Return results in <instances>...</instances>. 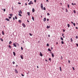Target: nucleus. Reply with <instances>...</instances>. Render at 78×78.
Returning <instances> with one entry per match:
<instances>
[{
  "mask_svg": "<svg viewBox=\"0 0 78 78\" xmlns=\"http://www.w3.org/2000/svg\"><path fill=\"white\" fill-rule=\"evenodd\" d=\"M41 6L42 9H43V5H42V4H41Z\"/></svg>",
  "mask_w": 78,
  "mask_h": 78,
  "instance_id": "4",
  "label": "nucleus"
},
{
  "mask_svg": "<svg viewBox=\"0 0 78 78\" xmlns=\"http://www.w3.org/2000/svg\"><path fill=\"white\" fill-rule=\"evenodd\" d=\"M2 35H4L5 34V33H4V31H2Z\"/></svg>",
  "mask_w": 78,
  "mask_h": 78,
  "instance_id": "13",
  "label": "nucleus"
},
{
  "mask_svg": "<svg viewBox=\"0 0 78 78\" xmlns=\"http://www.w3.org/2000/svg\"><path fill=\"white\" fill-rule=\"evenodd\" d=\"M9 48H12V47H11V46L10 45H9Z\"/></svg>",
  "mask_w": 78,
  "mask_h": 78,
  "instance_id": "22",
  "label": "nucleus"
},
{
  "mask_svg": "<svg viewBox=\"0 0 78 78\" xmlns=\"http://www.w3.org/2000/svg\"><path fill=\"white\" fill-rule=\"evenodd\" d=\"M76 45L77 47H78V44H76Z\"/></svg>",
  "mask_w": 78,
  "mask_h": 78,
  "instance_id": "47",
  "label": "nucleus"
},
{
  "mask_svg": "<svg viewBox=\"0 0 78 78\" xmlns=\"http://www.w3.org/2000/svg\"><path fill=\"white\" fill-rule=\"evenodd\" d=\"M9 19H11V17H9Z\"/></svg>",
  "mask_w": 78,
  "mask_h": 78,
  "instance_id": "43",
  "label": "nucleus"
},
{
  "mask_svg": "<svg viewBox=\"0 0 78 78\" xmlns=\"http://www.w3.org/2000/svg\"><path fill=\"white\" fill-rule=\"evenodd\" d=\"M70 62V60H69V61H68V62H69V64Z\"/></svg>",
  "mask_w": 78,
  "mask_h": 78,
  "instance_id": "51",
  "label": "nucleus"
},
{
  "mask_svg": "<svg viewBox=\"0 0 78 78\" xmlns=\"http://www.w3.org/2000/svg\"><path fill=\"white\" fill-rule=\"evenodd\" d=\"M65 30H64H64H63V32H65Z\"/></svg>",
  "mask_w": 78,
  "mask_h": 78,
  "instance_id": "53",
  "label": "nucleus"
},
{
  "mask_svg": "<svg viewBox=\"0 0 78 78\" xmlns=\"http://www.w3.org/2000/svg\"><path fill=\"white\" fill-rule=\"evenodd\" d=\"M34 8H33L32 9V12H34Z\"/></svg>",
  "mask_w": 78,
  "mask_h": 78,
  "instance_id": "15",
  "label": "nucleus"
},
{
  "mask_svg": "<svg viewBox=\"0 0 78 78\" xmlns=\"http://www.w3.org/2000/svg\"><path fill=\"white\" fill-rule=\"evenodd\" d=\"M73 70H75V69L74 68V67H73Z\"/></svg>",
  "mask_w": 78,
  "mask_h": 78,
  "instance_id": "48",
  "label": "nucleus"
},
{
  "mask_svg": "<svg viewBox=\"0 0 78 78\" xmlns=\"http://www.w3.org/2000/svg\"><path fill=\"white\" fill-rule=\"evenodd\" d=\"M43 9H44V10H45V9H45V7H44L43 8Z\"/></svg>",
  "mask_w": 78,
  "mask_h": 78,
  "instance_id": "30",
  "label": "nucleus"
},
{
  "mask_svg": "<svg viewBox=\"0 0 78 78\" xmlns=\"http://www.w3.org/2000/svg\"><path fill=\"white\" fill-rule=\"evenodd\" d=\"M44 22H45L46 21V18H44Z\"/></svg>",
  "mask_w": 78,
  "mask_h": 78,
  "instance_id": "10",
  "label": "nucleus"
},
{
  "mask_svg": "<svg viewBox=\"0 0 78 78\" xmlns=\"http://www.w3.org/2000/svg\"><path fill=\"white\" fill-rule=\"evenodd\" d=\"M27 14L28 16H30V12H27Z\"/></svg>",
  "mask_w": 78,
  "mask_h": 78,
  "instance_id": "16",
  "label": "nucleus"
},
{
  "mask_svg": "<svg viewBox=\"0 0 78 78\" xmlns=\"http://www.w3.org/2000/svg\"><path fill=\"white\" fill-rule=\"evenodd\" d=\"M67 26H68V27L69 28V27H70V24H67Z\"/></svg>",
  "mask_w": 78,
  "mask_h": 78,
  "instance_id": "21",
  "label": "nucleus"
},
{
  "mask_svg": "<svg viewBox=\"0 0 78 78\" xmlns=\"http://www.w3.org/2000/svg\"><path fill=\"white\" fill-rule=\"evenodd\" d=\"M21 49L22 50H23V47H21Z\"/></svg>",
  "mask_w": 78,
  "mask_h": 78,
  "instance_id": "39",
  "label": "nucleus"
},
{
  "mask_svg": "<svg viewBox=\"0 0 78 78\" xmlns=\"http://www.w3.org/2000/svg\"><path fill=\"white\" fill-rule=\"evenodd\" d=\"M12 63H13V64H15V62H12Z\"/></svg>",
  "mask_w": 78,
  "mask_h": 78,
  "instance_id": "41",
  "label": "nucleus"
},
{
  "mask_svg": "<svg viewBox=\"0 0 78 78\" xmlns=\"http://www.w3.org/2000/svg\"><path fill=\"white\" fill-rule=\"evenodd\" d=\"M12 10H13V9H14V7H13V6H12Z\"/></svg>",
  "mask_w": 78,
  "mask_h": 78,
  "instance_id": "29",
  "label": "nucleus"
},
{
  "mask_svg": "<svg viewBox=\"0 0 78 78\" xmlns=\"http://www.w3.org/2000/svg\"><path fill=\"white\" fill-rule=\"evenodd\" d=\"M1 41H2V42H3V39H2V38H1Z\"/></svg>",
  "mask_w": 78,
  "mask_h": 78,
  "instance_id": "34",
  "label": "nucleus"
},
{
  "mask_svg": "<svg viewBox=\"0 0 78 78\" xmlns=\"http://www.w3.org/2000/svg\"><path fill=\"white\" fill-rule=\"evenodd\" d=\"M62 36H64V34H62Z\"/></svg>",
  "mask_w": 78,
  "mask_h": 78,
  "instance_id": "63",
  "label": "nucleus"
},
{
  "mask_svg": "<svg viewBox=\"0 0 78 78\" xmlns=\"http://www.w3.org/2000/svg\"><path fill=\"white\" fill-rule=\"evenodd\" d=\"M76 29H78V27H76Z\"/></svg>",
  "mask_w": 78,
  "mask_h": 78,
  "instance_id": "64",
  "label": "nucleus"
},
{
  "mask_svg": "<svg viewBox=\"0 0 78 78\" xmlns=\"http://www.w3.org/2000/svg\"><path fill=\"white\" fill-rule=\"evenodd\" d=\"M73 11H74V13L75 14H76V11H75V10H74Z\"/></svg>",
  "mask_w": 78,
  "mask_h": 78,
  "instance_id": "32",
  "label": "nucleus"
},
{
  "mask_svg": "<svg viewBox=\"0 0 78 78\" xmlns=\"http://www.w3.org/2000/svg\"><path fill=\"white\" fill-rule=\"evenodd\" d=\"M29 5H31V4H32V5H33V2H32V1H30V3H28Z\"/></svg>",
  "mask_w": 78,
  "mask_h": 78,
  "instance_id": "2",
  "label": "nucleus"
},
{
  "mask_svg": "<svg viewBox=\"0 0 78 78\" xmlns=\"http://www.w3.org/2000/svg\"><path fill=\"white\" fill-rule=\"evenodd\" d=\"M47 28L48 29V28H50V26H47Z\"/></svg>",
  "mask_w": 78,
  "mask_h": 78,
  "instance_id": "23",
  "label": "nucleus"
},
{
  "mask_svg": "<svg viewBox=\"0 0 78 78\" xmlns=\"http://www.w3.org/2000/svg\"><path fill=\"white\" fill-rule=\"evenodd\" d=\"M48 36L49 37H50V35H48Z\"/></svg>",
  "mask_w": 78,
  "mask_h": 78,
  "instance_id": "46",
  "label": "nucleus"
},
{
  "mask_svg": "<svg viewBox=\"0 0 78 78\" xmlns=\"http://www.w3.org/2000/svg\"><path fill=\"white\" fill-rule=\"evenodd\" d=\"M21 58L22 59H23V56L22 55H20Z\"/></svg>",
  "mask_w": 78,
  "mask_h": 78,
  "instance_id": "9",
  "label": "nucleus"
},
{
  "mask_svg": "<svg viewBox=\"0 0 78 78\" xmlns=\"http://www.w3.org/2000/svg\"><path fill=\"white\" fill-rule=\"evenodd\" d=\"M3 11H4V12H5L6 10L5 9H4Z\"/></svg>",
  "mask_w": 78,
  "mask_h": 78,
  "instance_id": "37",
  "label": "nucleus"
},
{
  "mask_svg": "<svg viewBox=\"0 0 78 78\" xmlns=\"http://www.w3.org/2000/svg\"><path fill=\"white\" fill-rule=\"evenodd\" d=\"M76 39H78V36H76Z\"/></svg>",
  "mask_w": 78,
  "mask_h": 78,
  "instance_id": "44",
  "label": "nucleus"
},
{
  "mask_svg": "<svg viewBox=\"0 0 78 78\" xmlns=\"http://www.w3.org/2000/svg\"><path fill=\"white\" fill-rule=\"evenodd\" d=\"M13 53L14 56H16V53H15V52H13Z\"/></svg>",
  "mask_w": 78,
  "mask_h": 78,
  "instance_id": "14",
  "label": "nucleus"
},
{
  "mask_svg": "<svg viewBox=\"0 0 78 78\" xmlns=\"http://www.w3.org/2000/svg\"><path fill=\"white\" fill-rule=\"evenodd\" d=\"M12 44V42H11V41H10L9 42V44Z\"/></svg>",
  "mask_w": 78,
  "mask_h": 78,
  "instance_id": "27",
  "label": "nucleus"
},
{
  "mask_svg": "<svg viewBox=\"0 0 78 78\" xmlns=\"http://www.w3.org/2000/svg\"><path fill=\"white\" fill-rule=\"evenodd\" d=\"M37 69H39V67L38 66H37Z\"/></svg>",
  "mask_w": 78,
  "mask_h": 78,
  "instance_id": "61",
  "label": "nucleus"
},
{
  "mask_svg": "<svg viewBox=\"0 0 78 78\" xmlns=\"http://www.w3.org/2000/svg\"><path fill=\"white\" fill-rule=\"evenodd\" d=\"M49 61H51V58H49Z\"/></svg>",
  "mask_w": 78,
  "mask_h": 78,
  "instance_id": "36",
  "label": "nucleus"
},
{
  "mask_svg": "<svg viewBox=\"0 0 78 78\" xmlns=\"http://www.w3.org/2000/svg\"><path fill=\"white\" fill-rule=\"evenodd\" d=\"M27 21L28 22H30V21L28 20H27Z\"/></svg>",
  "mask_w": 78,
  "mask_h": 78,
  "instance_id": "57",
  "label": "nucleus"
},
{
  "mask_svg": "<svg viewBox=\"0 0 78 78\" xmlns=\"http://www.w3.org/2000/svg\"><path fill=\"white\" fill-rule=\"evenodd\" d=\"M30 34V36H32V34H31L30 33V34Z\"/></svg>",
  "mask_w": 78,
  "mask_h": 78,
  "instance_id": "33",
  "label": "nucleus"
},
{
  "mask_svg": "<svg viewBox=\"0 0 78 78\" xmlns=\"http://www.w3.org/2000/svg\"><path fill=\"white\" fill-rule=\"evenodd\" d=\"M15 72L16 73H18V71H17V69H15Z\"/></svg>",
  "mask_w": 78,
  "mask_h": 78,
  "instance_id": "5",
  "label": "nucleus"
},
{
  "mask_svg": "<svg viewBox=\"0 0 78 78\" xmlns=\"http://www.w3.org/2000/svg\"><path fill=\"white\" fill-rule=\"evenodd\" d=\"M70 40L71 41V42H73V39H72V38H71Z\"/></svg>",
  "mask_w": 78,
  "mask_h": 78,
  "instance_id": "25",
  "label": "nucleus"
},
{
  "mask_svg": "<svg viewBox=\"0 0 78 78\" xmlns=\"http://www.w3.org/2000/svg\"><path fill=\"white\" fill-rule=\"evenodd\" d=\"M73 25L74 26V27H75V23H73Z\"/></svg>",
  "mask_w": 78,
  "mask_h": 78,
  "instance_id": "38",
  "label": "nucleus"
},
{
  "mask_svg": "<svg viewBox=\"0 0 78 78\" xmlns=\"http://www.w3.org/2000/svg\"><path fill=\"white\" fill-rule=\"evenodd\" d=\"M18 4H19V5H20L21 4V3L20 2H18Z\"/></svg>",
  "mask_w": 78,
  "mask_h": 78,
  "instance_id": "45",
  "label": "nucleus"
},
{
  "mask_svg": "<svg viewBox=\"0 0 78 78\" xmlns=\"http://www.w3.org/2000/svg\"><path fill=\"white\" fill-rule=\"evenodd\" d=\"M72 5H73H73H74V4H73V3H72Z\"/></svg>",
  "mask_w": 78,
  "mask_h": 78,
  "instance_id": "55",
  "label": "nucleus"
},
{
  "mask_svg": "<svg viewBox=\"0 0 78 78\" xmlns=\"http://www.w3.org/2000/svg\"><path fill=\"white\" fill-rule=\"evenodd\" d=\"M60 70L61 71V72H62V69H61V66L60 67Z\"/></svg>",
  "mask_w": 78,
  "mask_h": 78,
  "instance_id": "18",
  "label": "nucleus"
},
{
  "mask_svg": "<svg viewBox=\"0 0 78 78\" xmlns=\"http://www.w3.org/2000/svg\"><path fill=\"white\" fill-rule=\"evenodd\" d=\"M13 45L15 47H17V45H16L14 43H13Z\"/></svg>",
  "mask_w": 78,
  "mask_h": 78,
  "instance_id": "7",
  "label": "nucleus"
},
{
  "mask_svg": "<svg viewBox=\"0 0 78 78\" xmlns=\"http://www.w3.org/2000/svg\"><path fill=\"white\" fill-rule=\"evenodd\" d=\"M18 22H19L20 23H22V21H21V20H19L18 21Z\"/></svg>",
  "mask_w": 78,
  "mask_h": 78,
  "instance_id": "12",
  "label": "nucleus"
},
{
  "mask_svg": "<svg viewBox=\"0 0 78 78\" xmlns=\"http://www.w3.org/2000/svg\"><path fill=\"white\" fill-rule=\"evenodd\" d=\"M60 39L62 41H64V40L63 39V38L62 37H61Z\"/></svg>",
  "mask_w": 78,
  "mask_h": 78,
  "instance_id": "19",
  "label": "nucleus"
},
{
  "mask_svg": "<svg viewBox=\"0 0 78 78\" xmlns=\"http://www.w3.org/2000/svg\"><path fill=\"white\" fill-rule=\"evenodd\" d=\"M47 46L48 47H49V44H47Z\"/></svg>",
  "mask_w": 78,
  "mask_h": 78,
  "instance_id": "31",
  "label": "nucleus"
},
{
  "mask_svg": "<svg viewBox=\"0 0 78 78\" xmlns=\"http://www.w3.org/2000/svg\"><path fill=\"white\" fill-rule=\"evenodd\" d=\"M25 5H27V3H26L25 4Z\"/></svg>",
  "mask_w": 78,
  "mask_h": 78,
  "instance_id": "60",
  "label": "nucleus"
},
{
  "mask_svg": "<svg viewBox=\"0 0 78 78\" xmlns=\"http://www.w3.org/2000/svg\"><path fill=\"white\" fill-rule=\"evenodd\" d=\"M32 19L33 20V21H34V17H32Z\"/></svg>",
  "mask_w": 78,
  "mask_h": 78,
  "instance_id": "17",
  "label": "nucleus"
},
{
  "mask_svg": "<svg viewBox=\"0 0 78 78\" xmlns=\"http://www.w3.org/2000/svg\"><path fill=\"white\" fill-rule=\"evenodd\" d=\"M22 25L24 27V28H25V27H26V26L25 25V24L24 23H23Z\"/></svg>",
  "mask_w": 78,
  "mask_h": 78,
  "instance_id": "3",
  "label": "nucleus"
},
{
  "mask_svg": "<svg viewBox=\"0 0 78 78\" xmlns=\"http://www.w3.org/2000/svg\"><path fill=\"white\" fill-rule=\"evenodd\" d=\"M40 55L41 56H43V55H42V53L41 52H40Z\"/></svg>",
  "mask_w": 78,
  "mask_h": 78,
  "instance_id": "6",
  "label": "nucleus"
},
{
  "mask_svg": "<svg viewBox=\"0 0 78 78\" xmlns=\"http://www.w3.org/2000/svg\"><path fill=\"white\" fill-rule=\"evenodd\" d=\"M66 12H67V9H66Z\"/></svg>",
  "mask_w": 78,
  "mask_h": 78,
  "instance_id": "54",
  "label": "nucleus"
},
{
  "mask_svg": "<svg viewBox=\"0 0 78 78\" xmlns=\"http://www.w3.org/2000/svg\"><path fill=\"white\" fill-rule=\"evenodd\" d=\"M47 14H48V16H49L50 15V13H48Z\"/></svg>",
  "mask_w": 78,
  "mask_h": 78,
  "instance_id": "40",
  "label": "nucleus"
},
{
  "mask_svg": "<svg viewBox=\"0 0 78 78\" xmlns=\"http://www.w3.org/2000/svg\"><path fill=\"white\" fill-rule=\"evenodd\" d=\"M71 23H72L73 24V22H71Z\"/></svg>",
  "mask_w": 78,
  "mask_h": 78,
  "instance_id": "62",
  "label": "nucleus"
},
{
  "mask_svg": "<svg viewBox=\"0 0 78 78\" xmlns=\"http://www.w3.org/2000/svg\"><path fill=\"white\" fill-rule=\"evenodd\" d=\"M15 19H17V16H15Z\"/></svg>",
  "mask_w": 78,
  "mask_h": 78,
  "instance_id": "26",
  "label": "nucleus"
},
{
  "mask_svg": "<svg viewBox=\"0 0 78 78\" xmlns=\"http://www.w3.org/2000/svg\"><path fill=\"white\" fill-rule=\"evenodd\" d=\"M9 15L11 17H12V14H9Z\"/></svg>",
  "mask_w": 78,
  "mask_h": 78,
  "instance_id": "20",
  "label": "nucleus"
},
{
  "mask_svg": "<svg viewBox=\"0 0 78 78\" xmlns=\"http://www.w3.org/2000/svg\"><path fill=\"white\" fill-rule=\"evenodd\" d=\"M13 20H15V18H14V17H13Z\"/></svg>",
  "mask_w": 78,
  "mask_h": 78,
  "instance_id": "56",
  "label": "nucleus"
},
{
  "mask_svg": "<svg viewBox=\"0 0 78 78\" xmlns=\"http://www.w3.org/2000/svg\"><path fill=\"white\" fill-rule=\"evenodd\" d=\"M34 2H35V3H36V0H34Z\"/></svg>",
  "mask_w": 78,
  "mask_h": 78,
  "instance_id": "49",
  "label": "nucleus"
},
{
  "mask_svg": "<svg viewBox=\"0 0 78 78\" xmlns=\"http://www.w3.org/2000/svg\"><path fill=\"white\" fill-rule=\"evenodd\" d=\"M17 45H18V46H19V44H18V43H17Z\"/></svg>",
  "mask_w": 78,
  "mask_h": 78,
  "instance_id": "59",
  "label": "nucleus"
},
{
  "mask_svg": "<svg viewBox=\"0 0 78 78\" xmlns=\"http://www.w3.org/2000/svg\"><path fill=\"white\" fill-rule=\"evenodd\" d=\"M61 43H62V44H64V41H61Z\"/></svg>",
  "mask_w": 78,
  "mask_h": 78,
  "instance_id": "28",
  "label": "nucleus"
},
{
  "mask_svg": "<svg viewBox=\"0 0 78 78\" xmlns=\"http://www.w3.org/2000/svg\"><path fill=\"white\" fill-rule=\"evenodd\" d=\"M51 50H53V47H51Z\"/></svg>",
  "mask_w": 78,
  "mask_h": 78,
  "instance_id": "50",
  "label": "nucleus"
},
{
  "mask_svg": "<svg viewBox=\"0 0 78 78\" xmlns=\"http://www.w3.org/2000/svg\"><path fill=\"white\" fill-rule=\"evenodd\" d=\"M5 20H7V21H9V20H10L9 19H8V18H6Z\"/></svg>",
  "mask_w": 78,
  "mask_h": 78,
  "instance_id": "8",
  "label": "nucleus"
},
{
  "mask_svg": "<svg viewBox=\"0 0 78 78\" xmlns=\"http://www.w3.org/2000/svg\"><path fill=\"white\" fill-rule=\"evenodd\" d=\"M18 12L19 13L18 14V15L19 16H21V17H22V15H21L22 14V10H20Z\"/></svg>",
  "mask_w": 78,
  "mask_h": 78,
  "instance_id": "1",
  "label": "nucleus"
},
{
  "mask_svg": "<svg viewBox=\"0 0 78 78\" xmlns=\"http://www.w3.org/2000/svg\"><path fill=\"white\" fill-rule=\"evenodd\" d=\"M18 66V65H16V67H17Z\"/></svg>",
  "mask_w": 78,
  "mask_h": 78,
  "instance_id": "58",
  "label": "nucleus"
},
{
  "mask_svg": "<svg viewBox=\"0 0 78 78\" xmlns=\"http://www.w3.org/2000/svg\"><path fill=\"white\" fill-rule=\"evenodd\" d=\"M48 51H51V50H50V48L48 49Z\"/></svg>",
  "mask_w": 78,
  "mask_h": 78,
  "instance_id": "24",
  "label": "nucleus"
},
{
  "mask_svg": "<svg viewBox=\"0 0 78 78\" xmlns=\"http://www.w3.org/2000/svg\"><path fill=\"white\" fill-rule=\"evenodd\" d=\"M68 8H69V4H68Z\"/></svg>",
  "mask_w": 78,
  "mask_h": 78,
  "instance_id": "42",
  "label": "nucleus"
},
{
  "mask_svg": "<svg viewBox=\"0 0 78 78\" xmlns=\"http://www.w3.org/2000/svg\"><path fill=\"white\" fill-rule=\"evenodd\" d=\"M51 55H52V57H54V54H53V53H52V52H51Z\"/></svg>",
  "mask_w": 78,
  "mask_h": 78,
  "instance_id": "11",
  "label": "nucleus"
},
{
  "mask_svg": "<svg viewBox=\"0 0 78 78\" xmlns=\"http://www.w3.org/2000/svg\"><path fill=\"white\" fill-rule=\"evenodd\" d=\"M49 19H47V21H49Z\"/></svg>",
  "mask_w": 78,
  "mask_h": 78,
  "instance_id": "52",
  "label": "nucleus"
},
{
  "mask_svg": "<svg viewBox=\"0 0 78 78\" xmlns=\"http://www.w3.org/2000/svg\"><path fill=\"white\" fill-rule=\"evenodd\" d=\"M21 75L22 76H24V75H23V74H21Z\"/></svg>",
  "mask_w": 78,
  "mask_h": 78,
  "instance_id": "35",
  "label": "nucleus"
}]
</instances>
